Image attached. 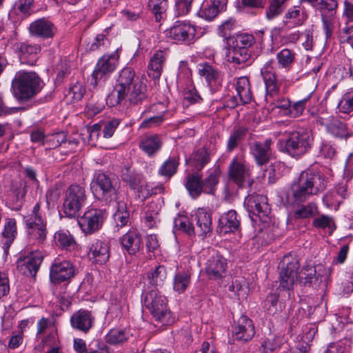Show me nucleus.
Masks as SVG:
<instances>
[{"instance_id": "57", "label": "nucleus", "mask_w": 353, "mask_h": 353, "mask_svg": "<svg viewBox=\"0 0 353 353\" xmlns=\"http://www.w3.org/2000/svg\"><path fill=\"white\" fill-rule=\"evenodd\" d=\"M317 213V206L313 203L302 205L294 212L295 219H307L314 216Z\"/></svg>"}, {"instance_id": "16", "label": "nucleus", "mask_w": 353, "mask_h": 353, "mask_svg": "<svg viewBox=\"0 0 353 353\" xmlns=\"http://www.w3.org/2000/svg\"><path fill=\"white\" fill-rule=\"evenodd\" d=\"M273 64L274 61L269 60L261 69V74L265 87V100L268 102L277 95L279 92V85L274 71Z\"/></svg>"}, {"instance_id": "46", "label": "nucleus", "mask_w": 353, "mask_h": 353, "mask_svg": "<svg viewBox=\"0 0 353 353\" xmlns=\"http://www.w3.org/2000/svg\"><path fill=\"white\" fill-rule=\"evenodd\" d=\"M210 157L208 150L205 148H201L196 150L192 154L189 163L199 171L210 162Z\"/></svg>"}, {"instance_id": "33", "label": "nucleus", "mask_w": 353, "mask_h": 353, "mask_svg": "<svg viewBox=\"0 0 353 353\" xmlns=\"http://www.w3.org/2000/svg\"><path fill=\"white\" fill-rule=\"evenodd\" d=\"M120 243L123 249L129 254L132 255L140 250L141 237L137 230H130L120 238Z\"/></svg>"}, {"instance_id": "22", "label": "nucleus", "mask_w": 353, "mask_h": 353, "mask_svg": "<svg viewBox=\"0 0 353 353\" xmlns=\"http://www.w3.org/2000/svg\"><path fill=\"white\" fill-rule=\"evenodd\" d=\"M95 318L90 311L79 310L70 317V325L74 330L87 334L94 323Z\"/></svg>"}, {"instance_id": "40", "label": "nucleus", "mask_w": 353, "mask_h": 353, "mask_svg": "<svg viewBox=\"0 0 353 353\" xmlns=\"http://www.w3.org/2000/svg\"><path fill=\"white\" fill-rule=\"evenodd\" d=\"M117 203V210L113 215V219L118 228L127 225L129 222V212L127 208V202L125 201L124 195L121 199L114 200Z\"/></svg>"}, {"instance_id": "3", "label": "nucleus", "mask_w": 353, "mask_h": 353, "mask_svg": "<svg viewBox=\"0 0 353 353\" xmlns=\"http://www.w3.org/2000/svg\"><path fill=\"white\" fill-rule=\"evenodd\" d=\"M119 187L120 182L116 175L101 171L94 174L90 183V190L94 196L106 203L120 199L124 195L119 191Z\"/></svg>"}, {"instance_id": "19", "label": "nucleus", "mask_w": 353, "mask_h": 353, "mask_svg": "<svg viewBox=\"0 0 353 353\" xmlns=\"http://www.w3.org/2000/svg\"><path fill=\"white\" fill-rule=\"evenodd\" d=\"M198 72L203 77L212 92L214 93L222 87V78L221 72L207 62L198 65Z\"/></svg>"}, {"instance_id": "13", "label": "nucleus", "mask_w": 353, "mask_h": 353, "mask_svg": "<svg viewBox=\"0 0 353 353\" xmlns=\"http://www.w3.org/2000/svg\"><path fill=\"white\" fill-rule=\"evenodd\" d=\"M228 175L239 188H243L248 184L251 185V170L250 166L246 161L238 156L234 157L230 161L228 167Z\"/></svg>"}, {"instance_id": "5", "label": "nucleus", "mask_w": 353, "mask_h": 353, "mask_svg": "<svg viewBox=\"0 0 353 353\" xmlns=\"http://www.w3.org/2000/svg\"><path fill=\"white\" fill-rule=\"evenodd\" d=\"M42 81L34 72L18 71L12 81V90L19 102L27 101L41 90Z\"/></svg>"}, {"instance_id": "17", "label": "nucleus", "mask_w": 353, "mask_h": 353, "mask_svg": "<svg viewBox=\"0 0 353 353\" xmlns=\"http://www.w3.org/2000/svg\"><path fill=\"white\" fill-rule=\"evenodd\" d=\"M74 275L73 265L66 260L55 259L51 265L50 279L53 283H61L70 280Z\"/></svg>"}, {"instance_id": "4", "label": "nucleus", "mask_w": 353, "mask_h": 353, "mask_svg": "<svg viewBox=\"0 0 353 353\" xmlns=\"http://www.w3.org/2000/svg\"><path fill=\"white\" fill-rule=\"evenodd\" d=\"M220 174L219 168L215 167L210 170L208 176L203 179L197 171L187 174L184 185L190 196L194 199L199 198L202 193L214 195L219 182Z\"/></svg>"}, {"instance_id": "53", "label": "nucleus", "mask_w": 353, "mask_h": 353, "mask_svg": "<svg viewBox=\"0 0 353 353\" xmlns=\"http://www.w3.org/2000/svg\"><path fill=\"white\" fill-rule=\"evenodd\" d=\"M54 241L57 245L68 250L72 249L75 246L74 238L70 234L63 231L55 233Z\"/></svg>"}, {"instance_id": "28", "label": "nucleus", "mask_w": 353, "mask_h": 353, "mask_svg": "<svg viewBox=\"0 0 353 353\" xmlns=\"http://www.w3.org/2000/svg\"><path fill=\"white\" fill-rule=\"evenodd\" d=\"M254 333L252 320L246 316H242L238 321V325L233 327L232 337L235 340L245 342L250 340Z\"/></svg>"}, {"instance_id": "60", "label": "nucleus", "mask_w": 353, "mask_h": 353, "mask_svg": "<svg viewBox=\"0 0 353 353\" xmlns=\"http://www.w3.org/2000/svg\"><path fill=\"white\" fill-rule=\"evenodd\" d=\"M323 23V28L325 34L326 39L332 37L334 29V17L335 16L325 15L321 16Z\"/></svg>"}, {"instance_id": "2", "label": "nucleus", "mask_w": 353, "mask_h": 353, "mask_svg": "<svg viewBox=\"0 0 353 353\" xmlns=\"http://www.w3.org/2000/svg\"><path fill=\"white\" fill-rule=\"evenodd\" d=\"M326 186L327 180L319 171L311 169L302 171L286 192L287 203L298 205L323 192Z\"/></svg>"}, {"instance_id": "15", "label": "nucleus", "mask_w": 353, "mask_h": 353, "mask_svg": "<svg viewBox=\"0 0 353 353\" xmlns=\"http://www.w3.org/2000/svg\"><path fill=\"white\" fill-rule=\"evenodd\" d=\"M196 32V26L190 22L177 21L167 30L166 35L176 41L190 44L195 39Z\"/></svg>"}, {"instance_id": "36", "label": "nucleus", "mask_w": 353, "mask_h": 353, "mask_svg": "<svg viewBox=\"0 0 353 353\" xmlns=\"http://www.w3.org/2000/svg\"><path fill=\"white\" fill-rule=\"evenodd\" d=\"M140 149L148 156L154 155L161 148L162 140L158 134H150L143 137L139 142Z\"/></svg>"}, {"instance_id": "32", "label": "nucleus", "mask_w": 353, "mask_h": 353, "mask_svg": "<svg viewBox=\"0 0 353 353\" xmlns=\"http://www.w3.org/2000/svg\"><path fill=\"white\" fill-rule=\"evenodd\" d=\"M89 256L97 263H105L110 258V248L108 243L95 240L89 248Z\"/></svg>"}, {"instance_id": "25", "label": "nucleus", "mask_w": 353, "mask_h": 353, "mask_svg": "<svg viewBox=\"0 0 353 353\" xmlns=\"http://www.w3.org/2000/svg\"><path fill=\"white\" fill-rule=\"evenodd\" d=\"M16 51L22 64L34 65L37 61L41 48L37 44L23 42L16 44Z\"/></svg>"}, {"instance_id": "51", "label": "nucleus", "mask_w": 353, "mask_h": 353, "mask_svg": "<svg viewBox=\"0 0 353 353\" xmlns=\"http://www.w3.org/2000/svg\"><path fill=\"white\" fill-rule=\"evenodd\" d=\"M121 179L127 183L132 189H137L140 183V176L134 172L130 166H125L121 170Z\"/></svg>"}, {"instance_id": "7", "label": "nucleus", "mask_w": 353, "mask_h": 353, "mask_svg": "<svg viewBox=\"0 0 353 353\" xmlns=\"http://www.w3.org/2000/svg\"><path fill=\"white\" fill-rule=\"evenodd\" d=\"M143 303L158 323L165 325L173 322L171 312L168 308L167 299L157 290L146 292Z\"/></svg>"}, {"instance_id": "21", "label": "nucleus", "mask_w": 353, "mask_h": 353, "mask_svg": "<svg viewBox=\"0 0 353 353\" xmlns=\"http://www.w3.org/2000/svg\"><path fill=\"white\" fill-rule=\"evenodd\" d=\"M119 55L117 52L111 54L103 55L97 62L94 70L92 72V78L95 80V84L98 79H102L105 75L112 72L118 63Z\"/></svg>"}, {"instance_id": "34", "label": "nucleus", "mask_w": 353, "mask_h": 353, "mask_svg": "<svg viewBox=\"0 0 353 353\" xmlns=\"http://www.w3.org/2000/svg\"><path fill=\"white\" fill-rule=\"evenodd\" d=\"M166 59V53L162 50H157L151 57L148 66V74L156 79H159L162 73L163 67Z\"/></svg>"}, {"instance_id": "48", "label": "nucleus", "mask_w": 353, "mask_h": 353, "mask_svg": "<svg viewBox=\"0 0 353 353\" xmlns=\"http://www.w3.org/2000/svg\"><path fill=\"white\" fill-rule=\"evenodd\" d=\"M225 0H214L210 5H208L201 12V17L210 21L225 8Z\"/></svg>"}, {"instance_id": "10", "label": "nucleus", "mask_w": 353, "mask_h": 353, "mask_svg": "<svg viewBox=\"0 0 353 353\" xmlns=\"http://www.w3.org/2000/svg\"><path fill=\"white\" fill-rule=\"evenodd\" d=\"M87 196L83 187L72 184L65 191L63 199V212L68 217H75L85 205Z\"/></svg>"}, {"instance_id": "6", "label": "nucleus", "mask_w": 353, "mask_h": 353, "mask_svg": "<svg viewBox=\"0 0 353 353\" xmlns=\"http://www.w3.org/2000/svg\"><path fill=\"white\" fill-rule=\"evenodd\" d=\"M256 40L252 34L241 33L232 39L230 48L227 55L228 61L237 64H243L252 58L250 48L255 43Z\"/></svg>"}, {"instance_id": "27", "label": "nucleus", "mask_w": 353, "mask_h": 353, "mask_svg": "<svg viewBox=\"0 0 353 353\" xmlns=\"http://www.w3.org/2000/svg\"><path fill=\"white\" fill-rule=\"evenodd\" d=\"M29 32L34 37L50 39L54 36L57 28L50 21L41 18L30 23Z\"/></svg>"}, {"instance_id": "63", "label": "nucleus", "mask_w": 353, "mask_h": 353, "mask_svg": "<svg viewBox=\"0 0 353 353\" xmlns=\"http://www.w3.org/2000/svg\"><path fill=\"white\" fill-rule=\"evenodd\" d=\"M120 120L113 119L104 123L103 128V136L104 138L108 139L113 136L116 129L120 124Z\"/></svg>"}, {"instance_id": "26", "label": "nucleus", "mask_w": 353, "mask_h": 353, "mask_svg": "<svg viewBox=\"0 0 353 353\" xmlns=\"http://www.w3.org/2000/svg\"><path fill=\"white\" fill-rule=\"evenodd\" d=\"M43 256L40 252H32L23 259L17 261V267L26 276H34L42 263Z\"/></svg>"}, {"instance_id": "9", "label": "nucleus", "mask_w": 353, "mask_h": 353, "mask_svg": "<svg viewBox=\"0 0 353 353\" xmlns=\"http://www.w3.org/2000/svg\"><path fill=\"white\" fill-rule=\"evenodd\" d=\"M24 219L29 242L42 244L46 239L48 232L46 222L41 216L39 202L33 207L32 213Z\"/></svg>"}, {"instance_id": "64", "label": "nucleus", "mask_w": 353, "mask_h": 353, "mask_svg": "<svg viewBox=\"0 0 353 353\" xmlns=\"http://www.w3.org/2000/svg\"><path fill=\"white\" fill-rule=\"evenodd\" d=\"M235 23L236 21L232 18L225 20L219 28V34L225 39L230 37L232 30L235 27Z\"/></svg>"}, {"instance_id": "11", "label": "nucleus", "mask_w": 353, "mask_h": 353, "mask_svg": "<svg viewBox=\"0 0 353 353\" xmlns=\"http://www.w3.org/2000/svg\"><path fill=\"white\" fill-rule=\"evenodd\" d=\"M179 73L177 74V84L183 88V103L194 104L199 103L202 98L196 90L192 78L191 70L188 67L186 61H181L179 63Z\"/></svg>"}, {"instance_id": "23", "label": "nucleus", "mask_w": 353, "mask_h": 353, "mask_svg": "<svg viewBox=\"0 0 353 353\" xmlns=\"http://www.w3.org/2000/svg\"><path fill=\"white\" fill-rule=\"evenodd\" d=\"M248 210L259 218L267 216L270 208L266 196L257 194L248 195L244 201Z\"/></svg>"}, {"instance_id": "18", "label": "nucleus", "mask_w": 353, "mask_h": 353, "mask_svg": "<svg viewBox=\"0 0 353 353\" xmlns=\"http://www.w3.org/2000/svg\"><path fill=\"white\" fill-rule=\"evenodd\" d=\"M226 268V260L218 252L212 251L205 262V272L210 279L216 280L223 276Z\"/></svg>"}, {"instance_id": "37", "label": "nucleus", "mask_w": 353, "mask_h": 353, "mask_svg": "<svg viewBox=\"0 0 353 353\" xmlns=\"http://www.w3.org/2000/svg\"><path fill=\"white\" fill-rule=\"evenodd\" d=\"M301 3H307L319 10L321 16H335L338 3L336 0H300Z\"/></svg>"}, {"instance_id": "61", "label": "nucleus", "mask_w": 353, "mask_h": 353, "mask_svg": "<svg viewBox=\"0 0 353 353\" xmlns=\"http://www.w3.org/2000/svg\"><path fill=\"white\" fill-rule=\"evenodd\" d=\"M312 225L316 228L325 229L327 228L333 230L334 222L332 217L327 215H321L313 220Z\"/></svg>"}, {"instance_id": "56", "label": "nucleus", "mask_w": 353, "mask_h": 353, "mask_svg": "<svg viewBox=\"0 0 353 353\" xmlns=\"http://www.w3.org/2000/svg\"><path fill=\"white\" fill-rule=\"evenodd\" d=\"M66 141V134L64 132H57L46 136L45 145L46 149L52 150L61 145Z\"/></svg>"}, {"instance_id": "38", "label": "nucleus", "mask_w": 353, "mask_h": 353, "mask_svg": "<svg viewBox=\"0 0 353 353\" xmlns=\"http://www.w3.org/2000/svg\"><path fill=\"white\" fill-rule=\"evenodd\" d=\"M307 18L306 13L301 10L300 6H294L285 14L283 23L286 26L297 27L303 25Z\"/></svg>"}, {"instance_id": "62", "label": "nucleus", "mask_w": 353, "mask_h": 353, "mask_svg": "<svg viewBox=\"0 0 353 353\" xmlns=\"http://www.w3.org/2000/svg\"><path fill=\"white\" fill-rule=\"evenodd\" d=\"M229 290L240 296L243 292L245 293V281L242 277L235 278L229 285Z\"/></svg>"}, {"instance_id": "43", "label": "nucleus", "mask_w": 353, "mask_h": 353, "mask_svg": "<svg viewBox=\"0 0 353 353\" xmlns=\"http://www.w3.org/2000/svg\"><path fill=\"white\" fill-rule=\"evenodd\" d=\"M237 96L242 101V104L249 103L252 99L250 83L247 77H239L236 83Z\"/></svg>"}, {"instance_id": "44", "label": "nucleus", "mask_w": 353, "mask_h": 353, "mask_svg": "<svg viewBox=\"0 0 353 353\" xmlns=\"http://www.w3.org/2000/svg\"><path fill=\"white\" fill-rule=\"evenodd\" d=\"M284 307V303L279 300V295L276 293L268 294L263 302V308L270 316L281 312Z\"/></svg>"}, {"instance_id": "42", "label": "nucleus", "mask_w": 353, "mask_h": 353, "mask_svg": "<svg viewBox=\"0 0 353 353\" xmlns=\"http://www.w3.org/2000/svg\"><path fill=\"white\" fill-rule=\"evenodd\" d=\"M146 8L154 15L155 21L159 22L166 17L168 0H148Z\"/></svg>"}, {"instance_id": "58", "label": "nucleus", "mask_w": 353, "mask_h": 353, "mask_svg": "<svg viewBox=\"0 0 353 353\" xmlns=\"http://www.w3.org/2000/svg\"><path fill=\"white\" fill-rule=\"evenodd\" d=\"M282 345V339L279 336L268 338L265 340L261 347L260 351L262 353H271L278 350Z\"/></svg>"}, {"instance_id": "39", "label": "nucleus", "mask_w": 353, "mask_h": 353, "mask_svg": "<svg viewBox=\"0 0 353 353\" xmlns=\"http://www.w3.org/2000/svg\"><path fill=\"white\" fill-rule=\"evenodd\" d=\"M325 128L327 132L336 139L347 140L352 136V132L347 125L337 119L328 123Z\"/></svg>"}, {"instance_id": "20", "label": "nucleus", "mask_w": 353, "mask_h": 353, "mask_svg": "<svg viewBox=\"0 0 353 353\" xmlns=\"http://www.w3.org/2000/svg\"><path fill=\"white\" fill-rule=\"evenodd\" d=\"M272 141L267 139L264 141H254L250 144V152L259 165L267 164L272 157Z\"/></svg>"}, {"instance_id": "45", "label": "nucleus", "mask_w": 353, "mask_h": 353, "mask_svg": "<svg viewBox=\"0 0 353 353\" xmlns=\"http://www.w3.org/2000/svg\"><path fill=\"white\" fill-rule=\"evenodd\" d=\"M296 54L293 50L283 48L276 54L279 68L290 70L296 59Z\"/></svg>"}, {"instance_id": "14", "label": "nucleus", "mask_w": 353, "mask_h": 353, "mask_svg": "<svg viewBox=\"0 0 353 353\" xmlns=\"http://www.w3.org/2000/svg\"><path fill=\"white\" fill-rule=\"evenodd\" d=\"M106 216L105 210L91 208L79 218L78 225L85 234H92L102 228Z\"/></svg>"}, {"instance_id": "52", "label": "nucleus", "mask_w": 353, "mask_h": 353, "mask_svg": "<svg viewBox=\"0 0 353 353\" xmlns=\"http://www.w3.org/2000/svg\"><path fill=\"white\" fill-rule=\"evenodd\" d=\"M179 162L175 158H169L159 168V174L170 179L177 170Z\"/></svg>"}, {"instance_id": "41", "label": "nucleus", "mask_w": 353, "mask_h": 353, "mask_svg": "<svg viewBox=\"0 0 353 353\" xmlns=\"http://www.w3.org/2000/svg\"><path fill=\"white\" fill-rule=\"evenodd\" d=\"M166 278V268L163 265H159L147 273L146 280L151 286L157 289L164 284Z\"/></svg>"}, {"instance_id": "30", "label": "nucleus", "mask_w": 353, "mask_h": 353, "mask_svg": "<svg viewBox=\"0 0 353 353\" xmlns=\"http://www.w3.org/2000/svg\"><path fill=\"white\" fill-rule=\"evenodd\" d=\"M239 227L240 219L235 210H229L219 219L217 230L221 234L234 232L239 230Z\"/></svg>"}, {"instance_id": "49", "label": "nucleus", "mask_w": 353, "mask_h": 353, "mask_svg": "<svg viewBox=\"0 0 353 353\" xmlns=\"http://www.w3.org/2000/svg\"><path fill=\"white\" fill-rule=\"evenodd\" d=\"M247 133V129L239 127L230 134L227 141V151L232 152L236 148L239 144L244 139Z\"/></svg>"}, {"instance_id": "24", "label": "nucleus", "mask_w": 353, "mask_h": 353, "mask_svg": "<svg viewBox=\"0 0 353 353\" xmlns=\"http://www.w3.org/2000/svg\"><path fill=\"white\" fill-rule=\"evenodd\" d=\"M248 210L259 218L267 216L270 208L266 196L257 194L248 195L244 201Z\"/></svg>"}, {"instance_id": "31", "label": "nucleus", "mask_w": 353, "mask_h": 353, "mask_svg": "<svg viewBox=\"0 0 353 353\" xmlns=\"http://www.w3.org/2000/svg\"><path fill=\"white\" fill-rule=\"evenodd\" d=\"M196 232L202 238L212 231V214L205 208H198L194 214Z\"/></svg>"}, {"instance_id": "47", "label": "nucleus", "mask_w": 353, "mask_h": 353, "mask_svg": "<svg viewBox=\"0 0 353 353\" xmlns=\"http://www.w3.org/2000/svg\"><path fill=\"white\" fill-rule=\"evenodd\" d=\"M191 272L189 270L176 273L173 279V289L179 294L184 292L191 281Z\"/></svg>"}, {"instance_id": "54", "label": "nucleus", "mask_w": 353, "mask_h": 353, "mask_svg": "<svg viewBox=\"0 0 353 353\" xmlns=\"http://www.w3.org/2000/svg\"><path fill=\"white\" fill-rule=\"evenodd\" d=\"M128 333L125 330L112 329L105 336V341L109 344H117L128 339Z\"/></svg>"}, {"instance_id": "55", "label": "nucleus", "mask_w": 353, "mask_h": 353, "mask_svg": "<svg viewBox=\"0 0 353 353\" xmlns=\"http://www.w3.org/2000/svg\"><path fill=\"white\" fill-rule=\"evenodd\" d=\"M312 94L313 91L310 92L304 99L294 102L292 104H291L288 116L292 118H296L302 115L304 110L306 108L307 103H308Z\"/></svg>"}, {"instance_id": "29", "label": "nucleus", "mask_w": 353, "mask_h": 353, "mask_svg": "<svg viewBox=\"0 0 353 353\" xmlns=\"http://www.w3.org/2000/svg\"><path fill=\"white\" fill-rule=\"evenodd\" d=\"M348 195L347 184L339 183L323 197V201L327 208H337Z\"/></svg>"}, {"instance_id": "59", "label": "nucleus", "mask_w": 353, "mask_h": 353, "mask_svg": "<svg viewBox=\"0 0 353 353\" xmlns=\"http://www.w3.org/2000/svg\"><path fill=\"white\" fill-rule=\"evenodd\" d=\"M340 112L348 114L353 111V91L343 95L338 104Z\"/></svg>"}, {"instance_id": "50", "label": "nucleus", "mask_w": 353, "mask_h": 353, "mask_svg": "<svg viewBox=\"0 0 353 353\" xmlns=\"http://www.w3.org/2000/svg\"><path fill=\"white\" fill-rule=\"evenodd\" d=\"M287 0H270L266 8L265 16L268 20H272L281 14L285 8Z\"/></svg>"}, {"instance_id": "1", "label": "nucleus", "mask_w": 353, "mask_h": 353, "mask_svg": "<svg viewBox=\"0 0 353 353\" xmlns=\"http://www.w3.org/2000/svg\"><path fill=\"white\" fill-rule=\"evenodd\" d=\"M147 99L145 79L137 76L132 68H123L108 98L111 105L119 104L123 101H128L130 105H139Z\"/></svg>"}, {"instance_id": "35", "label": "nucleus", "mask_w": 353, "mask_h": 353, "mask_svg": "<svg viewBox=\"0 0 353 353\" xmlns=\"http://www.w3.org/2000/svg\"><path fill=\"white\" fill-rule=\"evenodd\" d=\"M17 234V222L14 219L8 218L6 219L3 230L1 232V243L3 248L7 252L14 242Z\"/></svg>"}, {"instance_id": "12", "label": "nucleus", "mask_w": 353, "mask_h": 353, "mask_svg": "<svg viewBox=\"0 0 353 353\" xmlns=\"http://www.w3.org/2000/svg\"><path fill=\"white\" fill-rule=\"evenodd\" d=\"M279 288L283 290H290L298 278L299 263L298 259L290 255H285L279 265Z\"/></svg>"}, {"instance_id": "8", "label": "nucleus", "mask_w": 353, "mask_h": 353, "mask_svg": "<svg viewBox=\"0 0 353 353\" xmlns=\"http://www.w3.org/2000/svg\"><path fill=\"white\" fill-rule=\"evenodd\" d=\"M313 140L310 130H301L290 132L285 140L283 151L293 157H300L310 150Z\"/></svg>"}]
</instances>
